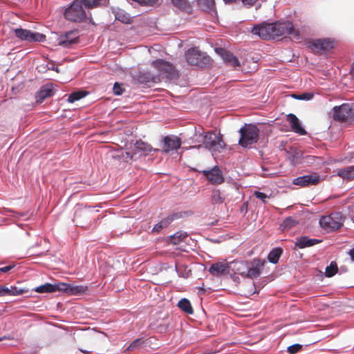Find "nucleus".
Masks as SVG:
<instances>
[{
    "label": "nucleus",
    "mask_w": 354,
    "mask_h": 354,
    "mask_svg": "<svg viewBox=\"0 0 354 354\" xmlns=\"http://www.w3.org/2000/svg\"><path fill=\"white\" fill-rule=\"evenodd\" d=\"M252 32L264 39L287 35H291L297 40L301 39L299 32L294 28L292 23L289 21L257 24L252 28Z\"/></svg>",
    "instance_id": "1"
},
{
    "label": "nucleus",
    "mask_w": 354,
    "mask_h": 354,
    "mask_svg": "<svg viewBox=\"0 0 354 354\" xmlns=\"http://www.w3.org/2000/svg\"><path fill=\"white\" fill-rule=\"evenodd\" d=\"M264 263V261L259 259L249 261H231L230 262L231 275L237 274L249 279L257 278L261 274Z\"/></svg>",
    "instance_id": "2"
},
{
    "label": "nucleus",
    "mask_w": 354,
    "mask_h": 354,
    "mask_svg": "<svg viewBox=\"0 0 354 354\" xmlns=\"http://www.w3.org/2000/svg\"><path fill=\"white\" fill-rule=\"evenodd\" d=\"M240 138L239 145L243 148L251 149L252 145L257 143L259 138V129L255 124H245L239 131Z\"/></svg>",
    "instance_id": "3"
},
{
    "label": "nucleus",
    "mask_w": 354,
    "mask_h": 354,
    "mask_svg": "<svg viewBox=\"0 0 354 354\" xmlns=\"http://www.w3.org/2000/svg\"><path fill=\"white\" fill-rule=\"evenodd\" d=\"M344 222V217L340 212H333L329 215L322 216L319 219L320 226L328 232L339 229Z\"/></svg>",
    "instance_id": "4"
},
{
    "label": "nucleus",
    "mask_w": 354,
    "mask_h": 354,
    "mask_svg": "<svg viewBox=\"0 0 354 354\" xmlns=\"http://www.w3.org/2000/svg\"><path fill=\"white\" fill-rule=\"evenodd\" d=\"M187 63L192 66L205 67L211 64L210 57L197 48H189L185 53Z\"/></svg>",
    "instance_id": "5"
},
{
    "label": "nucleus",
    "mask_w": 354,
    "mask_h": 354,
    "mask_svg": "<svg viewBox=\"0 0 354 354\" xmlns=\"http://www.w3.org/2000/svg\"><path fill=\"white\" fill-rule=\"evenodd\" d=\"M152 150V147L142 140L136 141L133 149L129 151H122L120 157L126 162L129 160L137 159L142 155H147Z\"/></svg>",
    "instance_id": "6"
},
{
    "label": "nucleus",
    "mask_w": 354,
    "mask_h": 354,
    "mask_svg": "<svg viewBox=\"0 0 354 354\" xmlns=\"http://www.w3.org/2000/svg\"><path fill=\"white\" fill-rule=\"evenodd\" d=\"M333 119L335 120L353 121L354 103H344L340 106H335L333 109Z\"/></svg>",
    "instance_id": "7"
},
{
    "label": "nucleus",
    "mask_w": 354,
    "mask_h": 354,
    "mask_svg": "<svg viewBox=\"0 0 354 354\" xmlns=\"http://www.w3.org/2000/svg\"><path fill=\"white\" fill-rule=\"evenodd\" d=\"M64 17L66 19L75 22H80L85 19L86 13L82 8V1H74L71 6L65 10Z\"/></svg>",
    "instance_id": "8"
},
{
    "label": "nucleus",
    "mask_w": 354,
    "mask_h": 354,
    "mask_svg": "<svg viewBox=\"0 0 354 354\" xmlns=\"http://www.w3.org/2000/svg\"><path fill=\"white\" fill-rule=\"evenodd\" d=\"M151 64L159 71L162 78L173 80L178 75L174 66L169 62L159 59L153 61Z\"/></svg>",
    "instance_id": "9"
},
{
    "label": "nucleus",
    "mask_w": 354,
    "mask_h": 354,
    "mask_svg": "<svg viewBox=\"0 0 354 354\" xmlns=\"http://www.w3.org/2000/svg\"><path fill=\"white\" fill-rule=\"evenodd\" d=\"M205 147L211 151L220 152L225 147V144L220 135L209 131L205 135Z\"/></svg>",
    "instance_id": "10"
},
{
    "label": "nucleus",
    "mask_w": 354,
    "mask_h": 354,
    "mask_svg": "<svg viewBox=\"0 0 354 354\" xmlns=\"http://www.w3.org/2000/svg\"><path fill=\"white\" fill-rule=\"evenodd\" d=\"M15 36L21 40L31 41H43L45 40V35L39 32H33L30 30L23 28L14 29Z\"/></svg>",
    "instance_id": "11"
},
{
    "label": "nucleus",
    "mask_w": 354,
    "mask_h": 354,
    "mask_svg": "<svg viewBox=\"0 0 354 354\" xmlns=\"http://www.w3.org/2000/svg\"><path fill=\"white\" fill-rule=\"evenodd\" d=\"M78 37L79 36L77 30L66 32L58 37V45L65 48H69L72 44L77 42Z\"/></svg>",
    "instance_id": "12"
},
{
    "label": "nucleus",
    "mask_w": 354,
    "mask_h": 354,
    "mask_svg": "<svg viewBox=\"0 0 354 354\" xmlns=\"http://www.w3.org/2000/svg\"><path fill=\"white\" fill-rule=\"evenodd\" d=\"M202 173L212 185H219L224 181L222 171L216 166L209 170H203Z\"/></svg>",
    "instance_id": "13"
},
{
    "label": "nucleus",
    "mask_w": 354,
    "mask_h": 354,
    "mask_svg": "<svg viewBox=\"0 0 354 354\" xmlns=\"http://www.w3.org/2000/svg\"><path fill=\"white\" fill-rule=\"evenodd\" d=\"M231 268L229 263L217 262L213 263L209 268L211 274L216 277L231 275Z\"/></svg>",
    "instance_id": "14"
},
{
    "label": "nucleus",
    "mask_w": 354,
    "mask_h": 354,
    "mask_svg": "<svg viewBox=\"0 0 354 354\" xmlns=\"http://www.w3.org/2000/svg\"><path fill=\"white\" fill-rule=\"evenodd\" d=\"M181 145L180 138L175 136H167L163 139L162 151L169 153L177 150Z\"/></svg>",
    "instance_id": "15"
},
{
    "label": "nucleus",
    "mask_w": 354,
    "mask_h": 354,
    "mask_svg": "<svg viewBox=\"0 0 354 354\" xmlns=\"http://www.w3.org/2000/svg\"><path fill=\"white\" fill-rule=\"evenodd\" d=\"M335 46V41L329 38L319 39L313 41L310 44L313 49L322 52H326L332 49Z\"/></svg>",
    "instance_id": "16"
},
{
    "label": "nucleus",
    "mask_w": 354,
    "mask_h": 354,
    "mask_svg": "<svg viewBox=\"0 0 354 354\" xmlns=\"http://www.w3.org/2000/svg\"><path fill=\"white\" fill-rule=\"evenodd\" d=\"M319 176L317 174L304 175L293 180V184L301 187L317 185L319 182Z\"/></svg>",
    "instance_id": "17"
},
{
    "label": "nucleus",
    "mask_w": 354,
    "mask_h": 354,
    "mask_svg": "<svg viewBox=\"0 0 354 354\" xmlns=\"http://www.w3.org/2000/svg\"><path fill=\"white\" fill-rule=\"evenodd\" d=\"M205 135L204 131L201 127H199L198 129L194 127V134L191 136L187 142L189 144H193L194 145L191 147V148H199L201 147V144L205 142Z\"/></svg>",
    "instance_id": "18"
},
{
    "label": "nucleus",
    "mask_w": 354,
    "mask_h": 354,
    "mask_svg": "<svg viewBox=\"0 0 354 354\" xmlns=\"http://www.w3.org/2000/svg\"><path fill=\"white\" fill-rule=\"evenodd\" d=\"M61 292L71 295H79L86 292L87 287L84 286H73L65 283H59Z\"/></svg>",
    "instance_id": "19"
},
{
    "label": "nucleus",
    "mask_w": 354,
    "mask_h": 354,
    "mask_svg": "<svg viewBox=\"0 0 354 354\" xmlns=\"http://www.w3.org/2000/svg\"><path fill=\"white\" fill-rule=\"evenodd\" d=\"M216 52L218 55L221 56V57L223 59V60L232 66H239V61L238 59L230 52L226 50L224 48H218L216 49Z\"/></svg>",
    "instance_id": "20"
},
{
    "label": "nucleus",
    "mask_w": 354,
    "mask_h": 354,
    "mask_svg": "<svg viewBox=\"0 0 354 354\" xmlns=\"http://www.w3.org/2000/svg\"><path fill=\"white\" fill-rule=\"evenodd\" d=\"M287 121L294 132L301 136L306 134V130L302 127L299 119L295 114H288L287 115Z\"/></svg>",
    "instance_id": "21"
},
{
    "label": "nucleus",
    "mask_w": 354,
    "mask_h": 354,
    "mask_svg": "<svg viewBox=\"0 0 354 354\" xmlns=\"http://www.w3.org/2000/svg\"><path fill=\"white\" fill-rule=\"evenodd\" d=\"M26 292V290L18 288L16 286H0V297L4 296H17L21 295Z\"/></svg>",
    "instance_id": "22"
},
{
    "label": "nucleus",
    "mask_w": 354,
    "mask_h": 354,
    "mask_svg": "<svg viewBox=\"0 0 354 354\" xmlns=\"http://www.w3.org/2000/svg\"><path fill=\"white\" fill-rule=\"evenodd\" d=\"M226 194L218 189H213L211 192L210 202L213 205H219L225 202Z\"/></svg>",
    "instance_id": "23"
},
{
    "label": "nucleus",
    "mask_w": 354,
    "mask_h": 354,
    "mask_svg": "<svg viewBox=\"0 0 354 354\" xmlns=\"http://www.w3.org/2000/svg\"><path fill=\"white\" fill-rule=\"evenodd\" d=\"M178 214H174L162 219L159 223L155 225L152 229L153 232H159L162 228L167 227L174 219L178 218Z\"/></svg>",
    "instance_id": "24"
},
{
    "label": "nucleus",
    "mask_w": 354,
    "mask_h": 354,
    "mask_svg": "<svg viewBox=\"0 0 354 354\" xmlns=\"http://www.w3.org/2000/svg\"><path fill=\"white\" fill-rule=\"evenodd\" d=\"M53 93L52 86L44 85L41 87L40 90L37 93V102H41L46 98L52 96Z\"/></svg>",
    "instance_id": "25"
},
{
    "label": "nucleus",
    "mask_w": 354,
    "mask_h": 354,
    "mask_svg": "<svg viewBox=\"0 0 354 354\" xmlns=\"http://www.w3.org/2000/svg\"><path fill=\"white\" fill-rule=\"evenodd\" d=\"M322 241L316 239H309L307 236H301L297 239L295 245L299 248L313 246L320 243Z\"/></svg>",
    "instance_id": "26"
},
{
    "label": "nucleus",
    "mask_w": 354,
    "mask_h": 354,
    "mask_svg": "<svg viewBox=\"0 0 354 354\" xmlns=\"http://www.w3.org/2000/svg\"><path fill=\"white\" fill-rule=\"evenodd\" d=\"M35 291L39 293L55 292L57 291L61 292V287L59 286V283L56 284L46 283L45 284L37 287L35 288Z\"/></svg>",
    "instance_id": "27"
},
{
    "label": "nucleus",
    "mask_w": 354,
    "mask_h": 354,
    "mask_svg": "<svg viewBox=\"0 0 354 354\" xmlns=\"http://www.w3.org/2000/svg\"><path fill=\"white\" fill-rule=\"evenodd\" d=\"M337 174L343 179H354V165L338 169Z\"/></svg>",
    "instance_id": "28"
},
{
    "label": "nucleus",
    "mask_w": 354,
    "mask_h": 354,
    "mask_svg": "<svg viewBox=\"0 0 354 354\" xmlns=\"http://www.w3.org/2000/svg\"><path fill=\"white\" fill-rule=\"evenodd\" d=\"M187 237V234L185 232L178 231L173 235L169 236L167 242L173 245H178L184 241Z\"/></svg>",
    "instance_id": "29"
},
{
    "label": "nucleus",
    "mask_w": 354,
    "mask_h": 354,
    "mask_svg": "<svg viewBox=\"0 0 354 354\" xmlns=\"http://www.w3.org/2000/svg\"><path fill=\"white\" fill-rule=\"evenodd\" d=\"M282 252L283 250L281 248H273L268 255V260L269 262L276 264L278 263Z\"/></svg>",
    "instance_id": "30"
},
{
    "label": "nucleus",
    "mask_w": 354,
    "mask_h": 354,
    "mask_svg": "<svg viewBox=\"0 0 354 354\" xmlns=\"http://www.w3.org/2000/svg\"><path fill=\"white\" fill-rule=\"evenodd\" d=\"M178 307L187 314L192 315L194 313L190 301L186 298H183L178 301Z\"/></svg>",
    "instance_id": "31"
},
{
    "label": "nucleus",
    "mask_w": 354,
    "mask_h": 354,
    "mask_svg": "<svg viewBox=\"0 0 354 354\" xmlns=\"http://www.w3.org/2000/svg\"><path fill=\"white\" fill-rule=\"evenodd\" d=\"M198 4L202 10L206 12H215L214 0H198Z\"/></svg>",
    "instance_id": "32"
},
{
    "label": "nucleus",
    "mask_w": 354,
    "mask_h": 354,
    "mask_svg": "<svg viewBox=\"0 0 354 354\" xmlns=\"http://www.w3.org/2000/svg\"><path fill=\"white\" fill-rule=\"evenodd\" d=\"M146 345L145 340L143 338H138L135 339L127 348L126 351H136L144 347Z\"/></svg>",
    "instance_id": "33"
},
{
    "label": "nucleus",
    "mask_w": 354,
    "mask_h": 354,
    "mask_svg": "<svg viewBox=\"0 0 354 354\" xmlns=\"http://www.w3.org/2000/svg\"><path fill=\"white\" fill-rule=\"evenodd\" d=\"M171 3L176 8L188 12L190 9V6L187 0H171Z\"/></svg>",
    "instance_id": "34"
},
{
    "label": "nucleus",
    "mask_w": 354,
    "mask_h": 354,
    "mask_svg": "<svg viewBox=\"0 0 354 354\" xmlns=\"http://www.w3.org/2000/svg\"><path fill=\"white\" fill-rule=\"evenodd\" d=\"M115 19L124 24H128L131 21L130 15L122 10H118L115 14Z\"/></svg>",
    "instance_id": "35"
},
{
    "label": "nucleus",
    "mask_w": 354,
    "mask_h": 354,
    "mask_svg": "<svg viewBox=\"0 0 354 354\" xmlns=\"http://www.w3.org/2000/svg\"><path fill=\"white\" fill-rule=\"evenodd\" d=\"M338 270L337 265L335 261H332L328 266L326 268L325 275L327 277L334 276Z\"/></svg>",
    "instance_id": "36"
},
{
    "label": "nucleus",
    "mask_w": 354,
    "mask_h": 354,
    "mask_svg": "<svg viewBox=\"0 0 354 354\" xmlns=\"http://www.w3.org/2000/svg\"><path fill=\"white\" fill-rule=\"evenodd\" d=\"M85 8H92L104 3L106 0H82Z\"/></svg>",
    "instance_id": "37"
},
{
    "label": "nucleus",
    "mask_w": 354,
    "mask_h": 354,
    "mask_svg": "<svg viewBox=\"0 0 354 354\" xmlns=\"http://www.w3.org/2000/svg\"><path fill=\"white\" fill-rule=\"evenodd\" d=\"M86 95V93L83 91H76L72 93L68 97V102L73 103L74 102L79 100Z\"/></svg>",
    "instance_id": "38"
},
{
    "label": "nucleus",
    "mask_w": 354,
    "mask_h": 354,
    "mask_svg": "<svg viewBox=\"0 0 354 354\" xmlns=\"http://www.w3.org/2000/svg\"><path fill=\"white\" fill-rule=\"evenodd\" d=\"M88 212L86 211L76 212L74 216L73 222L77 226L84 227V225L79 221L81 217H87Z\"/></svg>",
    "instance_id": "39"
},
{
    "label": "nucleus",
    "mask_w": 354,
    "mask_h": 354,
    "mask_svg": "<svg viewBox=\"0 0 354 354\" xmlns=\"http://www.w3.org/2000/svg\"><path fill=\"white\" fill-rule=\"evenodd\" d=\"M297 223V222L296 221L295 219H294L292 217H288L283 221L281 227L283 229H290L291 227L296 225Z\"/></svg>",
    "instance_id": "40"
},
{
    "label": "nucleus",
    "mask_w": 354,
    "mask_h": 354,
    "mask_svg": "<svg viewBox=\"0 0 354 354\" xmlns=\"http://www.w3.org/2000/svg\"><path fill=\"white\" fill-rule=\"evenodd\" d=\"M314 95L310 93H304L300 95H294L293 97L300 100H310L313 99Z\"/></svg>",
    "instance_id": "41"
},
{
    "label": "nucleus",
    "mask_w": 354,
    "mask_h": 354,
    "mask_svg": "<svg viewBox=\"0 0 354 354\" xmlns=\"http://www.w3.org/2000/svg\"><path fill=\"white\" fill-rule=\"evenodd\" d=\"M133 1L138 3L141 6H153L158 1V0H133Z\"/></svg>",
    "instance_id": "42"
},
{
    "label": "nucleus",
    "mask_w": 354,
    "mask_h": 354,
    "mask_svg": "<svg viewBox=\"0 0 354 354\" xmlns=\"http://www.w3.org/2000/svg\"><path fill=\"white\" fill-rule=\"evenodd\" d=\"M302 348V345L295 344L288 347L287 351L290 354H295L299 352Z\"/></svg>",
    "instance_id": "43"
},
{
    "label": "nucleus",
    "mask_w": 354,
    "mask_h": 354,
    "mask_svg": "<svg viewBox=\"0 0 354 354\" xmlns=\"http://www.w3.org/2000/svg\"><path fill=\"white\" fill-rule=\"evenodd\" d=\"M113 92L116 95H120L123 93V89L120 84L118 82H115L113 87Z\"/></svg>",
    "instance_id": "44"
},
{
    "label": "nucleus",
    "mask_w": 354,
    "mask_h": 354,
    "mask_svg": "<svg viewBox=\"0 0 354 354\" xmlns=\"http://www.w3.org/2000/svg\"><path fill=\"white\" fill-rule=\"evenodd\" d=\"M254 195L255 196L256 198L260 199L261 201H263V203H266V198H268V196L266 195V194L264 193H262L261 192H259V191H254Z\"/></svg>",
    "instance_id": "45"
},
{
    "label": "nucleus",
    "mask_w": 354,
    "mask_h": 354,
    "mask_svg": "<svg viewBox=\"0 0 354 354\" xmlns=\"http://www.w3.org/2000/svg\"><path fill=\"white\" fill-rule=\"evenodd\" d=\"M14 267H15V266H13V265H9V266H6L4 267H1V268H0V272H3V273L7 272L10 271V270H12Z\"/></svg>",
    "instance_id": "46"
},
{
    "label": "nucleus",
    "mask_w": 354,
    "mask_h": 354,
    "mask_svg": "<svg viewBox=\"0 0 354 354\" xmlns=\"http://www.w3.org/2000/svg\"><path fill=\"white\" fill-rule=\"evenodd\" d=\"M248 202H244L241 207V212L246 213L248 212Z\"/></svg>",
    "instance_id": "47"
},
{
    "label": "nucleus",
    "mask_w": 354,
    "mask_h": 354,
    "mask_svg": "<svg viewBox=\"0 0 354 354\" xmlns=\"http://www.w3.org/2000/svg\"><path fill=\"white\" fill-rule=\"evenodd\" d=\"M47 67L49 70H54L55 69V66L53 64H49L47 65Z\"/></svg>",
    "instance_id": "48"
},
{
    "label": "nucleus",
    "mask_w": 354,
    "mask_h": 354,
    "mask_svg": "<svg viewBox=\"0 0 354 354\" xmlns=\"http://www.w3.org/2000/svg\"><path fill=\"white\" fill-rule=\"evenodd\" d=\"M225 3H235L237 2L239 0H223Z\"/></svg>",
    "instance_id": "49"
},
{
    "label": "nucleus",
    "mask_w": 354,
    "mask_h": 354,
    "mask_svg": "<svg viewBox=\"0 0 354 354\" xmlns=\"http://www.w3.org/2000/svg\"><path fill=\"white\" fill-rule=\"evenodd\" d=\"M350 254H351V257H352V259H354V248L351 250Z\"/></svg>",
    "instance_id": "50"
},
{
    "label": "nucleus",
    "mask_w": 354,
    "mask_h": 354,
    "mask_svg": "<svg viewBox=\"0 0 354 354\" xmlns=\"http://www.w3.org/2000/svg\"><path fill=\"white\" fill-rule=\"evenodd\" d=\"M350 254H351V257H352V259H354V248L351 250Z\"/></svg>",
    "instance_id": "51"
},
{
    "label": "nucleus",
    "mask_w": 354,
    "mask_h": 354,
    "mask_svg": "<svg viewBox=\"0 0 354 354\" xmlns=\"http://www.w3.org/2000/svg\"><path fill=\"white\" fill-rule=\"evenodd\" d=\"M351 72L353 74H354V63L353 64L352 67H351Z\"/></svg>",
    "instance_id": "52"
},
{
    "label": "nucleus",
    "mask_w": 354,
    "mask_h": 354,
    "mask_svg": "<svg viewBox=\"0 0 354 354\" xmlns=\"http://www.w3.org/2000/svg\"><path fill=\"white\" fill-rule=\"evenodd\" d=\"M176 270L177 272H179V270H180V268L178 266H176Z\"/></svg>",
    "instance_id": "53"
},
{
    "label": "nucleus",
    "mask_w": 354,
    "mask_h": 354,
    "mask_svg": "<svg viewBox=\"0 0 354 354\" xmlns=\"http://www.w3.org/2000/svg\"><path fill=\"white\" fill-rule=\"evenodd\" d=\"M54 70H55V71H57V73H59V68H57V67H56V68L55 67V69H54Z\"/></svg>",
    "instance_id": "54"
},
{
    "label": "nucleus",
    "mask_w": 354,
    "mask_h": 354,
    "mask_svg": "<svg viewBox=\"0 0 354 354\" xmlns=\"http://www.w3.org/2000/svg\"><path fill=\"white\" fill-rule=\"evenodd\" d=\"M6 339V336H4V337H1V338H0V341H1V340H3V339Z\"/></svg>",
    "instance_id": "55"
},
{
    "label": "nucleus",
    "mask_w": 354,
    "mask_h": 354,
    "mask_svg": "<svg viewBox=\"0 0 354 354\" xmlns=\"http://www.w3.org/2000/svg\"><path fill=\"white\" fill-rule=\"evenodd\" d=\"M82 352H83L84 353H87L86 351H83V350H82Z\"/></svg>",
    "instance_id": "56"
},
{
    "label": "nucleus",
    "mask_w": 354,
    "mask_h": 354,
    "mask_svg": "<svg viewBox=\"0 0 354 354\" xmlns=\"http://www.w3.org/2000/svg\"><path fill=\"white\" fill-rule=\"evenodd\" d=\"M352 158H354V155H353V156H352Z\"/></svg>",
    "instance_id": "57"
}]
</instances>
